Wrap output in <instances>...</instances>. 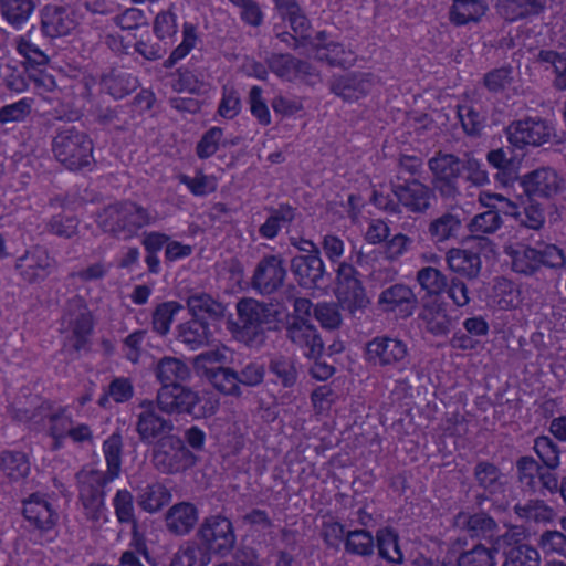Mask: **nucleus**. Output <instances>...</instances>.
<instances>
[{
  "label": "nucleus",
  "mask_w": 566,
  "mask_h": 566,
  "mask_svg": "<svg viewBox=\"0 0 566 566\" xmlns=\"http://www.w3.org/2000/svg\"><path fill=\"white\" fill-rule=\"evenodd\" d=\"M486 11V6L480 0H454L450 19L455 24L462 25L478 21Z\"/></svg>",
  "instance_id": "nucleus-44"
},
{
  "label": "nucleus",
  "mask_w": 566,
  "mask_h": 566,
  "mask_svg": "<svg viewBox=\"0 0 566 566\" xmlns=\"http://www.w3.org/2000/svg\"><path fill=\"white\" fill-rule=\"evenodd\" d=\"M337 298L342 306L347 308L352 314L366 308L369 304V300L360 281L346 287H337Z\"/></svg>",
  "instance_id": "nucleus-48"
},
{
  "label": "nucleus",
  "mask_w": 566,
  "mask_h": 566,
  "mask_svg": "<svg viewBox=\"0 0 566 566\" xmlns=\"http://www.w3.org/2000/svg\"><path fill=\"white\" fill-rule=\"evenodd\" d=\"M408 358L407 344L387 335L376 336L366 344L365 359L371 366L396 368L405 365Z\"/></svg>",
  "instance_id": "nucleus-11"
},
{
  "label": "nucleus",
  "mask_w": 566,
  "mask_h": 566,
  "mask_svg": "<svg viewBox=\"0 0 566 566\" xmlns=\"http://www.w3.org/2000/svg\"><path fill=\"white\" fill-rule=\"evenodd\" d=\"M212 334L206 321L189 319L176 327V339L191 350L207 346Z\"/></svg>",
  "instance_id": "nucleus-32"
},
{
  "label": "nucleus",
  "mask_w": 566,
  "mask_h": 566,
  "mask_svg": "<svg viewBox=\"0 0 566 566\" xmlns=\"http://www.w3.org/2000/svg\"><path fill=\"white\" fill-rule=\"evenodd\" d=\"M513 268L516 272L532 275L541 268L538 248L524 247L516 251L513 259Z\"/></svg>",
  "instance_id": "nucleus-61"
},
{
  "label": "nucleus",
  "mask_w": 566,
  "mask_h": 566,
  "mask_svg": "<svg viewBox=\"0 0 566 566\" xmlns=\"http://www.w3.org/2000/svg\"><path fill=\"white\" fill-rule=\"evenodd\" d=\"M375 543L370 532L366 530H355L346 533L345 549L349 554L359 556H370L374 553Z\"/></svg>",
  "instance_id": "nucleus-53"
},
{
  "label": "nucleus",
  "mask_w": 566,
  "mask_h": 566,
  "mask_svg": "<svg viewBox=\"0 0 566 566\" xmlns=\"http://www.w3.org/2000/svg\"><path fill=\"white\" fill-rule=\"evenodd\" d=\"M62 326L72 333L65 346L70 347L74 353L85 349L88 336L93 329V319L82 296L75 295L66 302L62 316Z\"/></svg>",
  "instance_id": "nucleus-8"
},
{
  "label": "nucleus",
  "mask_w": 566,
  "mask_h": 566,
  "mask_svg": "<svg viewBox=\"0 0 566 566\" xmlns=\"http://www.w3.org/2000/svg\"><path fill=\"white\" fill-rule=\"evenodd\" d=\"M522 186L530 197L549 198L562 189V179L554 169L542 167L526 174Z\"/></svg>",
  "instance_id": "nucleus-22"
},
{
  "label": "nucleus",
  "mask_w": 566,
  "mask_h": 566,
  "mask_svg": "<svg viewBox=\"0 0 566 566\" xmlns=\"http://www.w3.org/2000/svg\"><path fill=\"white\" fill-rule=\"evenodd\" d=\"M505 214L515 217L521 226L533 230H539L545 223L543 207L533 200H530L522 210L514 203L511 206V210H505Z\"/></svg>",
  "instance_id": "nucleus-45"
},
{
  "label": "nucleus",
  "mask_w": 566,
  "mask_h": 566,
  "mask_svg": "<svg viewBox=\"0 0 566 566\" xmlns=\"http://www.w3.org/2000/svg\"><path fill=\"white\" fill-rule=\"evenodd\" d=\"M461 229V213L452 210L432 219L428 224V234L433 242L442 243L457 238Z\"/></svg>",
  "instance_id": "nucleus-34"
},
{
  "label": "nucleus",
  "mask_w": 566,
  "mask_h": 566,
  "mask_svg": "<svg viewBox=\"0 0 566 566\" xmlns=\"http://www.w3.org/2000/svg\"><path fill=\"white\" fill-rule=\"evenodd\" d=\"M52 151L56 160L72 171L88 167L93 161V142L75 126L62 127L56 132Z\"/></svg>",
  "instance_id": "nucleus-3"
},
{
  "label": "nucleus",
  "mask_w": 566,
  "mask_h": 566,
  "mask_svg": "<svg viewBox=\"0 0 566 566\" xmlns=\"http://www.w3.org/2000/svg\"><path fill=\"white\" fill-rule=\"evenodd\" d=\"M133 386L126 378H115L108 386V390L101 396L98 405L105 408L109 401V397L115 402H125L133 397Z\"/></svg>",
  "instance_id": "nucleus-64"
},
{
  "label": "nucleus",
  "mask_w": 566,
  "mask_h": 566,
  "mask_svg": "<svg viewBox=\"0 0 566 566\" xmlns=\"http://www.w3.org/2000/svg\"><path fill=\"white\" fill-rule=\"evenodd\" d=\"M493 549L502 552V566H541V554L537 547L521 541H514V535L505 532L493 539Z\"/></svg>",
  "instance_id": "nucleus-16"
},
{
  "label": "nucleus",
  "mask_w": 566,
  "mask_h": 566,
  "mask_svg": "<svg viewBox=\"0 0 566 566\" xmlns=\"http://www.w3.org/2000/svg\"><path fill=\"white\" fill-rule=\"evenodd\" d=\"M78 500L83 506L85 517L97 523L105 518L104 488L114 479H109L104 471L96 469H82L76 475Z\"/></svg>",
  "instance_id": "nucleus-5"
},
{
  "label": "nucleus",
  "mask_w": 566,
  "mask_h": 566,
  "mask_svg": "<svg viewBox=\"0 0 566 566\" xmlns=\"http://www.w3.org/2000/svg\"><path fill=\"white\" fill-rule=\"evenodd\" d=\"M169 491L160 483H153L142 489L137 495L138 505L148 513L161 510L170 501Z\"/></svg>",
  "instance_id": "nucleus-42"
},
{
  "label": "nucleus",
  "mask_w": 566,
  "mask_h": 566,
  "mask_svg": "<svg viewBox=\"0 0 566 566\" xmlns=\"http://www.w3.org/2000/svg\"><path fill=\"white\" fill-rule=\"evenodd\" d=\"M390 191L408 212L424 214L436 199L434 190L420 181L419 178H401L394 176L389 180Z\"/></svg>",
  "instance_id": "nucleus-7"
},
{
  "label": "nucleus",
  "mask_w": 566,
  "mask_h": 566,
  "mask_svg": "<svg viewBox=\"0 0 566 566\" xmlns=\"http://www.w3.org/2000/svg\"><path fill=\"white\" fill-rule=\"evenodd\" d=\"M453 526L471 538L488 539L491 545L499 531L495 518L484 511H460L453 517Z\"/></svg>",
  "instance_id": "nucleus-17"
},
{
  "label": "nucleus",
  "mask_w": 566,
  "mask_h": 566,
  "mask_svg": "<svg viewBox=\"0 0 566 566\" xmlns=\"http://www.w3.org/2000/svg\"><path fill=\"white\" fill-rule=\"evenodd\" d=\"M50 421V433L55 439L56 447L59 446V440L69 436V431L73 426L72 417L67 413L66 408H59L55 412H51L45 415Z\"/></svg>",
  "instance_id": "nucleus-63"
},
{
  "label": "nucleus",
  "mask_w": 566,
  "mask_h": 566,
  "mask_svg": "<svg viewBox=\"0 0 566 566\" xmlns=\"http://www.w3.org/2000/svg\"><path fill=\"white\" fill-rule=\"evenodd\" d=\"M417 281L420 286L430 295H439L448 286V280L446 275L432 266L422 268L417 273Z\"/></svg>",
  "instance_id": "nucleus-57"
},
{
  "label": "nucleus",
  "mask_w": 566,
  "mask_h": 566,
  "mask_svg": "<svg viewBox=\"0 0 566 566\" xmlns=\"http://www.w3.org/2000/svg\"><path fill=\"white\" fill-rule=\"evenodd\" d=\"M418 317L426 331L436 337L447 336L453 325L446 305L438 300L424 301Z\"/></svg>",
  "instance_id": "nucleus-21"
},
{
  "label": "nucleus",
  "mask_w": 566,
  "mask_h": 566,
  "mask_svg": "<svg viewBox=\"0 0 566 566\" xmlns=\"http://www.w3.org/2000/svg\"><path fill=\"white\" fill-rule=\"evenodd\" d=\"M535 62L544 66L545 70L552 69L555 74L553 85L556 90H566V54L555 50L542 49L535 56Z\"/></svg>",
  "instance_id": "nucleus-39"
},
{
  "label": "nucleus",
  "mask_w": 566,
  "mask_h": 566,
  "mask_svg": "<svg viewBox=\"0 0 566 566\" xmlns=\"http://www.w3.org/2000/svg\"><path fill=\"white\" fill-rule=\"evenodd\" d=\"M156 401L161 411L168 416L187 413L195 419H201L214 415L218 409L217 401L206 400L202 403L198 392L182 385L161 387L157 392Z\"/></svg>",
  "instance_id": "nucleus-4"
},
{
  "label": "nucleus",
  "mask_w": 566,
  "mask_h": 566,
  "mask_svg": "<svg viewBox=\"0 0 566 566\" xmlns=\"http://www.w3.org/2000/svg\"><path fill=\"white\" fill-rule=\"evenodd\" d=\"M432 174V187L443 199H454L460 195L458 180L461 176V159L454 154L437 151L428 160Z\"/></svg>",
  "instance_id": "nucleus-9"
},
{
  "label": "nucleus",
  "mask_w": 566,
  "mask_h": 566,
  "mask_svg": "<svg viewBox=\"0 0 566 566\" xmlns=\"http://www.w3.org/2000/svg\"><path fill=\"white\" fill-rule=\"evenodd\" d=\"M266 64L275 75L286 81L313 74L310 63L298 60L291 54L273 53L266 59Z\"/></svg>",
  "instance_id": "nucleus-27"
},
{
  "label": "nucleus",
  "mask_w": 566,
  "mask_h": 566,
  "mask_svg": "<svg viewBox=\"0 0 566 566\" xmlns=\"http://www.w3.org/2000/svg\"><path fill=\"white\" fill-rule=\"evenodd\" d=\"M514 513L522 520L537 524L553 523L557 516L554 507L543 500H528L525 503H517L513 507Z\"/></svg>",
  "instance_id": "nucleus-38"
},
{
  "label": "nucleus",
  "mask_w": 566,
  "mask_h": 566,
  "mask_svg": "<svg viewBox=\"0 0 566 566\" xmlns=\"http://www.w3.org/2000/svg\"><path fill=\"white\" fill-rule=\"evenodd\" d=\"M205 375L220 392L234 397L242 395L241 387L238 385L237 370L230 367H211L205 369Z\"/></svg>",
  "instance_id": "nucleus-40"
},
{
  "label": "nucleus",
  "mask_w": 566,
  "mask_h": 566,
  "mask_svg": "<svg viewBox=\"0 0 566 566\" xmlns=\"http://www.w3.org/2000/svg\"><path fill=\"white\" fill-rule=\"evenodd\" d=\"M287 313L281 303L242 298L237 303V338L251 348H261L269 332L283 329Z\"/></svg>",
  "instance_id": "nucleus-1"
},
{
  "label": "nucleus",
  "mask_w": 566,
  "mask_h": 566,
  "mask_svg": "<svg viewBox=\"0 0 566 566\" xmlns=\"http://www.w3.org/2000/svg\"><path fill=\"white\" fill-rule=\"evenodd\" d=\"M370 88V76L365 73L334 76L329 82V90L346 102H354L364 97Z\"/></svg>",
  "instance_id": "nucleus-23"
},
{
  "label": "nucleus",
  "mask_w": 566,
  "mask_h": 566,
  "mask_svg": "<svg viewBox=\"0 0 566 566\" xmlns=\"http://www.w3.org/2000/svg\"><path fill=\"white\" fill-rule=\"evenodd\" d=\"M123 437L116 431L103 442V453L107 470L104 472L109 479H117L122 471Z\"/></svg>",
  "instance_id": "nucleus-43"
},
{
  "label": "nucleus",
  "mask_w": 566,
  "mask_h": 566,
  "mask_svg": "<svg viewBox=\"0 0 566 566\" xmlns=\"http://www.w3.org/2000/svg\"><path fill=\"white\" fill-rule=\"evenodd\" d=\"M198 536L201 541L199 545L209 552L210 557L211 554L227 556L237 541L231 521L221 515L207 517L200 525Z\"/></svg>",
  "instance_id": "nucleus-10"
},
{
  "label": "nucleus",
  "mask_w": 566,
  "mask_h": 566,
  "mask_svg": "<svg viewBox=\"0 0 566 566\" xmlns=\"http://www.w3.org/2000/svg\"><path fill=\"white\" fill-rule=\"evenodd\" d=\"M115 515L119 523L133 524L136 526L134 496L126 490H118L113 499Z\"/></svg>",
  "instance_id": "nucleus-59"
},
{
  "label": "nucleus",
  "mask_w": 566,
  "mask_h": 566,
  "mask_svg": "<svg viewBox=\"0 0 566 566\" xmlns=\"http://www.w3.org/2000/svg\"><path fill=\"white\" fill-rule=\"evenodd\" d=\"M138 407L140 411L137 415L136 432L140 441L153 442L171 434L175 429L174 422L169 417L163 415L156 400H143Z\"/></svg>",
  "instance_id": "nucleus-13"
},
{
  "label": "nucleus",
  "mask_w": 566,
  "mask_h": 566,
  "mask_svg": "<svg viewBox=\"0 0 566 566\" xmlns=\"http://www.w3.org/2000/svg\"><path fill=\"white\" fill-rule=\"evenodd\" d=\"M30 472V463L23 452L4 451L0 454V479L19 482Z\"/></svg>",
  "instance_id": "nucleus-36"
},
{
  "label": "nucleus",
  "mask_w": 566,
  "mask_h": 566,
  "mask_svg": "<svg viewBox=\"0 0 566 566\" xmlns=\"http://www.w3.org/2000/svg\"><path fill=\"white\" fill-rule=\"evenodd\" d=\"M155 374L161 387L177 386L190 377V369L180 358L165 356L158 360Z\"/></svg>",
  "instance_id": "nucleus-35"
},
{
  "label": "nucleus",
  "mask_w": 566,
  "mask_h": 566,
  "mask_svg": "<svg viewBox=\"0 0 566 566\" xmlns=\"http://www.w3.org/2000/svg\"><path fill=\"white\" fill-rule=\"evenodd\" d=\"M514 70L511 65L493 69L483 75V86L492 94L503 93L514 83Z\"/></svg>",
  "instance_id": "nucleus-51"
},
{
  "label": "nucleus",
  "mask_w": 566,
  "mask_h": 566,
  "mask_svg": "<svg viewBox=\"0 0 566 566\" xmlns=\"http://www.w3.org/2000/svg\"><path fill=\"white\" fill-rule=\"evenodd\" d=\"M517 480L522 486L532 490L536 486V476L541 469V464L531 455H523L516 460Z\"/></svg>",
  "instance_id": "nucleus-62"
},
{
  "label": "nucleus",
  "mask_w": 566,
  "mask_h": 566,
  "mask_svg": "<svg viewBox=\"0 0 566 566\" xmlns=\"http://www.w3.org/2000/svg\"><path fill=\"white\" fill-rule=\"evenodd\" d=\"M55 261L42 247H34L17 259L15 269L30 284L44 281L54 270Z\"/></svg>",
  "instance_id": "nucleus-18"
},
{
  "label": "nucleus",
  "mask_w": 566,
  "mask_h": 566,
  "mask_svg": "<svg viewBox=\"0 0 566 566\" xmlns=\"http://www.w3.org/2000/svg\"><path fill=\"white\" fill-rule=\"evenodd\" d=\"M269 370L284 388L293 387L298 377L295 360L286 356H276L270 360Z\"/></svg>",
  "instance_id": "nucleus-50"
},
{
  "label": "nucleus",
  "mask_w": 566,
  "mask_h": 566,
  "mask_svg": "<svg viewBox=\"0 0 566 566\" xmlns=\"http://www.w3.org/2000/svg\"><path fill=\"white\" fill-rule=\"evenodd\" d=\"M285 337L301 348L308 358L317 359L324 350V343L317 328L305 317L291 316L285 321Z\"/></svg>",
  "instance_id": "nucleus-14"
},
{
  "label": "nucleus",
  "mask_w": 566,
  "mask_h": 566,
  "mask_svg": "<svg viewBox=\"0 0 566 566\" xmlns=\"http://www.w3.org/2000/svg\"><path fill=\"white\" fill-rule=\"evenodd\" d=\"M198 509L189 502L172 505L166 513L167 530L178 536L191 532L198 522Z\"/></svg>",
  "instance_id": "nucleus-31"
},
{
  "label": "nucleus",
  "mask_w": 566,
  "mask_h": 566,
  "mask_svg": "<svg viewBox=\"0 0 566 566\" xmlns=\"http://www.w3.org/2000/svg\"><path fill=\"white\" fill-rule=\"evenodd\" d=\"M503 224L499 209H488L484 212L475 214L469 222L468 229L473 234L468 243H476L478 247L490 248L492 242L482 234H492Z\"/></svg>",
  "instance_id": "nucleus-25"
},
{
  "label": "nucleus",
  "mask_w": 566,
  "mask_h": 566,
  "mask_svg": "<svg viewBox=\"0 0 566 566\" xmlns=\"http://www.w3.org/2000/svg\"><path fill=\"white\" fill-rule=\"evenodd\" d=\"M151 462L160 473L176 474L193 467L197 457L180 437L168 434L156 441L151 451Z\"/></svg>",
  "instance_id": "nucleus-6"
},
{
  "label": "nucleus",
  "mask_w": 566,
  "mask_h": 566,
  "mask_svg": "<svg viewBox=\"0 0 566 566\" xmlns=\"http://www.w3.org/2000/svg\"><path fill=\"white\" fill-rule=\"evenodd\" d=\"M154 32L157 39L167 46L178 32L176 14L170 10L159 12L154 20Z\"/></svg>",
  "instance_id": "nucleus-60"
},
{
  "label": "nucleus",
  "mask_w": 566,
  "mask_h": 566,
  "mask_svg": "<svg viewBox=\"0 0 566 566\" xmlns=\"http://www.w3.org/2000/svg\"><path fill=\"white\" fill-rule=\"evenodd\" d=\"M74 20L63 7H45L41 13V31L48 38L63 36L74 29Z\"/></svg>",
  "instance_id": "nucleus-33"
},
{
  "label": "nucleus",
  "mask_w": 566,
  "mask_h": 566,
  "mask_svg": "<svg viewBox=\"0 0 566 566\" xmlns=\"http://www.w3.org/2000/svg\"><path fill=\"white\" fill-rule=\"evenodd\" d=\"M509 142L516 148L538 147L548 143L555 135L554 127L539 117H527L511 123L506 128Z\"/></svg>",
  "instance_id": "nucleus-12"
},
{
  "label": "nucleus",
  "mask_w": 566,
  "mask_h": 566,
  "mask_svg": "<svg viewBox=\"0 0 566 566\" xmlns=\"http://www.w3.org/2000/svg\"><path fill=\"white\" fill-rule=\"evenodd\" d=\"M35 9L34 0H0L3 19L14 28H21Z\"/></svg>",
  "instance_id": "nucleus-41"
},
{
  "label": "nucleus",
  "mask_w": 566,
  "mask_h": 566,
  "mask_svg": "<svg viewBox=\"0 0 566 566\" xmlns=\"http://www.w3.org/2000/svg\"><path fill=\"white\" fill-rule=\"evenodd\" d=\"M536 545L546 556L555 555L566 559V534L559 530L543 531Z\"/></svg>",
  "instance_id": "nucleus-49"
},
{
  "label": "nucleus",
  "mask_w": 566,
  "mask_h": 566,
  "mask_svg": "<svg viewBox=\"0 0 566 566\" xmlns=\"http://www.w3.org/2000/svg\"><path fill=\"white\" fill-rule=\"evenodd\" d=\"M458 117L464 133L471 137H480L485 126V117L470 105L458 106Z\"/></svg>",
  "instance_id": "nucleus-58"
},
{
  "label": "nucleus",
  "mask_w": 566,
  "mask_h": 566,
  "mask_svg": "<svg viewBox=\"0 0 566 566\" xmlns=\"http://www.w3.org/2000/svg\"><path fill=\"white\" fill-rule=\"evenodd\" d=\"M156 221V214L134 201L109 205L98 214L99 228L122 240H128L137 232Z\"/></svg>",
  "instance_id": "nucleus-2"
},
{
  "label": "nucleus",
  "mask_w": 566,
  "mask_h": 566,
  "mask_svg": "<svg viewBox=\"0 0 566 566\" xmlns=\"http://www.w3.org/2000/svg\"><path fill=\"white\" fill-rule=\"evenodd\" d=\"M286 275L284 260L280 255H265L254 269L251 286L261 295H271L284 285Z\"/></svg>",
  "instance_id": "nucleus-15"
},
{
  "label": "nucleus",
  "mask_w": 566,
  "mask_h": 566,
  "mask_svg": "<svg viewBox=\"0 0 566 566\" xmlns=\"http://www.w3.org/2000/svg\"><path fill=\"white\" fill-rule=\"evenodd\" d=\"M99 84L107 94L120 99L138 87V80L124 67H112L101 75Z\"/></svg>",
  "instance_id": "nucleus-29"
},
{
  "label": "nucleus",
  "mask_w": 566,
  "mask_h": 566,
  "mask_svg": "<svg viewBox=\"0 0 566 566\" xmlns=\"http://www.w3.org/2000/svg\"><path fill=\"white\" fill-rule=\"evenodd\" d=\"M464 249H451L447 253V262L450 270L468 280H474L480 275L482 261L476 243H469Z\"/></svg>",
  "instance_id": "nucleus-20"
},
{
  "label": "nucleus",
  "mask_w": 566,
  "mask_h": 566,
  "mask_svg": "<svg viewBox=\"0 0 566 566\" xmlns=\"http://www.w3.org/2000/svg\"><path fill=\"white\" fill-rule=\"evenodd\" d=\"M210 560L206 548L196 543H187L174 555L170 566H207Z\"/></svg>",
  "instance_id": "nucleus-47"
},
{
  "label": "nucleus",
  "mask_w": 566,
  "mask_h": 566,
  "mask_svg": "<svg viewBox=\"0 0 566 566\" xmlns=\"http://www.w3.org/2000/svg\"><path fill=\"white\" fill-rule=\"evenodd\" d=\"M501 13L505 20L514 22L541 14L546 0H500Z\"/></svg>",
  "instance_id": "nucleus-37"
},
{
  "label": "nucleus",
  "mask_w": 566,
  "mask_h": 566,
  "mask_svg": "<svg viewBox=\"0 0 566 566\" xmlns=\"http://www.w3.org/2000/svg\"><path fill=\"white\" fill-rule=\"evenodd\" d=\"M377 548L380 557L390 563H401L403 555L399 547L398 534L389 527L380 528L376 533Z\"/></svg>",
  "instance_id": "nucleus-46"
},
{
  "label": "nucleus",
  "mask_w": 566,
  "mask_h": 566,
  "mask_svg": "<svg viewBox=\"0 0 566 566\" xmlns=\"http://www.w3.org/2000/svg\"><path fill=\"white\" fill-rule=\"evenodd\" d=\"M23 515L32 525L41 531L51 530L57 520V514L44 495L34 493L23 502Z\"/></svg>",
  "instance_id": "nucleus-24"
},
{
  "label": "nucleus",
  "mask_w": 566,
  "mask_h": 566,
  "mask_svg": "<svg viewBox=\"0 0 566 566\" xmlns=\"http://www.w3.org/2000/svg\"><path fill=\"white\" fill-rule=\"evenodd\" d=\"M170 86L174 91L190 94H199L205 86V83L199 76L187 67H179L170 73Z\"/></svg>",
  "instance_id": "nucleus-52"
},
{
  "label": "nucleus",
  "mask_w": 566,
  "mask_h": 566,
  "mask_svg": "<svg viewBox=\"0 0 566 566\" xmlns=\"http://www.w3.org/2000/svg\"><path fill=\"white\" fill-rule=\"evenodd\" d=\"M184 306L175 301L160 303L153 313V328L160 335H166L174 321L175 315L182 310Z\"/></svg>",
  "instance_id": "nucleus-56"
},
{
  "label": "nucleus",
  "mask_w": 566,
  "mask_h": 566,
  "mask_svg": "<svg viewBox=\"0 0 566 566\" xmlns=\"http://www.w3.org/2000/svg\"><path fill=\"white\" fill-rule=\"evenodd\" d=\"M533 450L539 458L541 465L558 468L560 465V449L554 440L547 436H539L534 440Z\"/></svg>",
  "instance_id": "nucleus-54"
},
{
  "label": "nucleus",
  "mask_w": 566,
  "mask_h": 566,
  "mask_svg": "<svg viewBox=\"0 0 566 566\" xmlns=\"http://www.w3.org/2000/svg\"><path fill=\"white\" fill-rule=\"evenodd\" d=\"M495 554L493 545L486 547L480 543L472 549L460 554L458 566H495Z\"/></svg>",
  "instance_id": "nucleus-55"
},
{
  "label": "nucleus",
  "mask_w": 566,
  "mask_h": 566,
  "mask_svg": "<svg viewBox=\"0 0 566 566\" xmlns=\"http://www.w3.org/2000/svg\"><path fill=\"white\" fill-rule=\"evenodd\" d=\"M186 305L193 319L220 321L226 312V306L206 292L189 294L186 298Z\"/></svg>",
  "instance_id": "nucleus-28"
},
{
  "label": "nucleus",
  "mask_w": 566,
  "mask_h": 566,
  "mask_svg": "<svg viewBox=\"0 0 566 566\" xmlns=\"http://www.w3.org/2000/svg\"><path fill=\"white\" fill-rule=\"evenodd\" d=\"M378 303L385 306L386 311L399 310L403 316H410L416 307L417 297L409 286L394 284L380 293Z\"/></svg>",
  "instance_id": "nucleus-30"
},
{
  "label": "nucleus",
  "mask_w": 566,
  "mask_h": 566,
  "mask_svg": "<svg viewBox=\"0 0 566 566\" xmlns=\"http://www.w3.org/2000/svg\"><path fill=\"white\" fill-rule=\"evenodd\" d=\"M290 269L298 285L305 289L318 287L325 274L321 253L295 255L291 260Z\"/></svg>",
  "instance_id": "nucleus-19"
},
{
  "label": "nucleus",
  "mask_w": 566,
  "mask_h": 566,
  "mask_svg": "<svg viewBox=\"0 0 566 566\" xmlns=\"http://www.w3.org/2000/svg\"><path fill=\"white\" fill-rule=\"evenodd\" d=\"M473 478L484 494L476 495V503L481 504L489 495L500 494L504 491L503 474L497 465L490 461H479L473 468Z\"/></svg>",
  "instance_id": "nucleus-26"
}]
</instances>
